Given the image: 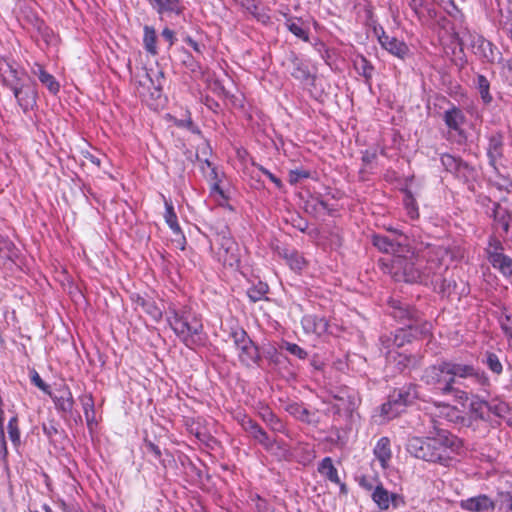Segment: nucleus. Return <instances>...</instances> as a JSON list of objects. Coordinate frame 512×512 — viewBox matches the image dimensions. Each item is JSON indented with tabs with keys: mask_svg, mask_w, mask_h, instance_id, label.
Returning <instances> with one entry per match:
<instances>
[{
	"mask_svg": "<svg viewBox=\"0 0 512 512\" xmlns=\"http://www.w3.org/2000/svg\"><path fill=\"white\" fill-rule=\"evenodd\" d=\"M421 381L439 395L447 396L451 386L460 383V380L470 379L473 384L480 386L481 391L487 393L490 380L487 374L473 364L453 359H441L423 370Z\"/></svg>",
	"mask_w": 512,
	"mask_h": 512,
	"instance_id": "1",
	"label": "nucleus"
},
{
	"mask_svg": "<svg viewBox=\"0 0 512 512\" xmlns=\"http://www.w3.org/2000/svg\"><path fill=\"white\" fill-rule=\"evenodd\" d=\"M435 434L411 437L407 442L408 453L423 461L448 467L464 452L462 440L446 429L434 425Z\"/></svg>",
	"mask_w": 512,
	"mask_h": 512,
	"instance_id": "2",
	"label": "nucleus"
},
{
	"mask_svg": "<svg viewBox=\"0 0 512 512\" xmlns=\"http://www.w3.org/2000/svg\"><path fill=\"white\" fill-rule=\"evenodd\" d=\"M168 322L175 334L188 348H194L204 342L201 319L191 308H170Z\"/></svg>",
	"mask_w": 512,
	"mask_h": 512,
	"instance_id": "3",
	"label": "nucleus"
},
{
	"mask_svg": "<svg viewBox=\"0 0 512 512\" xmlns=\"http://www.w3.org/2000/svg\"><path fill=\"white\" fill-rule=\"evenodd\" d=\"M391 311L390 315L403 324V327L397 330L395 334V344L402 346L406 338L405 329L409 330V337L426 336L430 333L431 324L426 321H422L419 312L411 307L409 304L392 299L389 302Z\"/></svg>",
	"mask_w": 512,
	"mask_h": 512,
	"instance_id": "4",
	"label": "nucleus"
},
{
	"mask_svg": "<svg viewBox=\"0 0 512 512\" xmlns=\"http://www.w3.org/2000/svg\"><path fill=\"white\" fill-rule=\"evenodd\" d=\"M421 268H423L422 251L415 252L406 246L404 252L392 257L389 272L395 281L419 283Z\"/></svg>",
	"mask_w": 512,
	"mask_h": 512,
	"instance_id": "5",
	"label": "nucleus"
},
{
	"mask_svg": "<svg viewBox=\"0 0 512 512\" xmlns=\"http://www.w3.org/2000/svg\"><path fill=\"white\" fill-rule=\"evenodd\" d=\"M443 250L427 247L422 251L423 268L420 270L419 283L437 287L441 277L447 272V266L442 263Z\"/></svg>",
	"mask_w": 512,
	"mask_h": 512,
	"instance_id": "6",
	"label": "nucleus"
},
{
	"mask_svg": "<svg viewBox=\"0 0 512 512\" xmlns=\"http://www.w3.org/2000/svg\"><path fill=\"white\" fill-rule=\"evenodd\" d=\"M417 397V386L414 384L395 389L389 395L388 401L382 405L381 412L387 419H393L402 413L408 405H411Z\"/></svg>",
	"mask_w": 512,
	"mask_h": 512,
	"instance_id": "7",
	"label": "nucleus"
},
{
	"mask_svg": "<svg viewBox=\"0 0 512 512\" xmlns=\"http://www.w3.org/2000/svg\"><path fill=\"white\" fill-rule=\"evenodd\" d=\"M440 160L447 172L453 174L459 181L467 184L470 189H473V183L478 177L477 170L473 166L451 154H442Z\"/></svg>",
	"mask_w": 512,
	"mask_h": 512,
	"instance_id": "8",
	"label": "nucleus"
},
{
	"mask_svg": "<svg viewBox=\"0 0 512 512\" xmlns=\"http://www.w3.org/2000/svg\"><path fill=\"white\" fill-rule=\"evenodd\" d=\"M234 344L238 350V358L245 366L258 364L261 360L258 347L248 337L244 330H238L232 333Z\"/></svg>",
	"mask_w": 512,
	"mask_h": 512,
	"instance_id": "9",
	"label": "nucleus"
},
{
	"mask_svg": "<svg viewBox=\"0 0 512 512\" xmlns=\"http://www.w3.org/2000/svg\"><path fill=\"white\" fill-rule=\"evenodd\" d=\"M217 244L219 260L231 267L239 263L240 250L233 238L228 235L218 236Z\"/></svg>",
	"mask_w": 512,
	"mask_h": 512,
	"instance_id": "10",
	"label": "nucleus"
},
{
	"mask_svg": "<svg viewBox=\"0 0 512 512\" xmlns=\"http://www.w3.org/2000/svg\"><path fill=\"white\" fill-rule=\"evenodd\" d=\"M469 44L473 52L485 59L489 63H494L497 59L501 58V53L494 46L493 43L484 39L480 35H469Z\"/></svg>",
	"mask_w": 512,
	"mask_h": 512,
	"instance_id": "11",
	"label": "nucleus"
},
{
	"mask_svg": "<svg viewBox=\"0 0 512 512\" xmlns=\"http://www.w3.org/2000/svg\"><path fill=\"white\" fill-rule=\"evenodd\" d=\"M488 260L492 266L498 269L504 276L512 275V259L502 253V246L499 241L490 243L487 250Z\"/></svg>",
	"mask_w": 512,
	"mask_h": 512,
	"instance_id": "12",
	"label": "nucleus"
},
{
	"mask_svg": "<svg viewBox=\"0 0 512 512\" xmlns=\"http://www.w3.org/2000/svg\"><path fill=\"white\" fill-rule=\"evenodd\" d=\"M11 91L16 98V101L24 113L33 110L37 105V92L32 86L22 84L21 86H15L10 84Z\"/></svg>",
	"mask_w": 512,
	"mask_h": 512,
	"instance_id": "13",
	"label": "nucleus"
},
{
	"mask_svg": "<svg viewBox=\"0 0 512 512\" xmlns=\"http://www.w3.org/2000/svg\"><path fill=\"white\" fill-rule=\"evenodd\" d=\"M239 423L243 430L265 449H270L273 446V441L269 438L268 434L252 418L243 415L239 419Z\"/></svg>",
	"mask_w": 512,
	"mask_h": 512,
	"instance_id": "14",
	"label": "nucleus"
},
{
	"mask_svg": "<svg viewBox=\"0 0 512 512\" xmlns=\"http://www.w3.org/2000/svg\"><path fill=\"white\" fill-rule=\"evenodd\" d=\"M239 423L243 430L265 449H270L273 446V441L269 438L268 434L252 418L243 415L239 419Z\"/></svg>",
	"mask_w": 512,
	"mask_h": 512,
	"instance_id": "15",
	"label": "nucleus"
},
{
	"mask_svg": "<svg viewBox=\"0 0 512 512\" xmlns=\"http://www.w3.org/2000/svg\"><path fill=\"white\" fill-rule=\"evenodd\" d=\"M371 498L380 510H388L390 504H392L394 508H397L403 503V498L400 495L390 493L382 484L375 486Z\"/></svg>",
	"mask_w": 512,
	"mask_h": 512,
	"instance_id": "16",
	"label": "nucleus"
},
{
	"mask_svg": "<svg viewBox=\"0 0 512 512\" xmlns=\"http://www.w3.org/2000/svg\"><path fill=\"white\" fill-rule=\"evenodd\" d=\"M459 506L468 512H491L495 508V503L487 495L480 494L461 500Z\"/></svg>",
	"mask_w": 512,
	"mask_h": 512,
	"instance_id": "17",
	"label": "nucleus"
},
{
	"mask_svg": "<svg viewBox=\"0 0 512 512\" xmlns=\"http://www.w3.org/2000/svg\"><path fill=\"white\" fill-rule=\"evenodd\" d=\"M486 202L492 205L490 216L493 217L497 229H500L503 233L507 234L509 232L511 222L510 212L499 203L493 202L487 197L483 199L482 204L485 205Z\"/></svg>",
	"mask_w": 512,
	"mask_h": 512,
	"instance_id": "18",
	"label": "nucleus"
},
{
	"mask_svg": "<svg viewBox=\"0 0 512 512\" xmlns=\"http://www.w3.org/2000/svg\"><path fill=\"white\" fill-rule=\"evenodd\" d=\"M504 137L500 132H494L488 136L487 156L489 164L496 169L497 162L503 157Z\"/></svg>",
	"mask_w": 512,
	"mask_h": 512,
	"instance_id": "19",
	"label": "nucleus"
},
{
	"mask_svg": "<svg viewBox=\"0 0 512 512\" xmlns=\"http://www.w3.org/2000/svg\"><path fill=\"white\" fill-rule=\"evenodd\" d=\"M378 40L386 51L400 59H405L409 54V48L405 42L387 35L384 31L378 37Z\"/></svg>",
	"mask_w": 512,
	"mask_h": 512,
	"instance_id": "20",
	"label": "nucleus"
},
{
	"mask_svg": "<svg viewBox=\"0 0 512 512\" xmlns=\"http://www.w3.org/2000/svg\"><path fill=\"white\" fill-rule=\"evenodd\" d=\"M442 119L449 130L462 134V125L465 123L466 117L459 107L451 103L443 113Z\"/></svg>",
	"mask_w": 512,
	"mask_h": 512,
	"instance_id": "21",
	"label": "nucleus"
},
{
	"mask_svg": "<svg viewBox=\"0 0 512 512\" xmlns=\"http://www.w3.org/2000/svg\"><path fill=\"white\" fill-rule=\"evenodd\" d=\"M287 69L292 77L302 82L307 81L311 76L308 65L294 53L287 60Z\"/></svg>",
	"mask_w": 512,
	"mask_h": 512,
	"instance_id": "22",
	"label": "nucleus"
},
{
	"mask_svg": "<svg viewBox=\"0 0 512 512\" xmlns=\"http://www.w3.org/2000/svg\"><path fill=\"white\" fill-rule=\"evenodd\" d=\"M372 242L375 247L385 253H391L393 256L404 252L405 247L400 243H396L384 235H373Z\"/></svg>",
	"mask_w": 512,
	"mask_h": 512,
	"instance_id": "23",
	"label": "nucleus"
},
{
	"mask_svg": "<svg viewBox=\"0 0 512 512\" xmlns=\"http://www.w3.org/2000/svg\"><path fill=\"white\" fill-rule=\"evenodd\" d=\"M153 9L159 15L175 14L179 15L182 12V7L179 0H148Z\"/></svg>",
	"mask_w": 512,
	"mask_h": 512,
	"instance_id": "24",
	"label": "nucleus"
},
{
	"mask_svg": "<svg viewBox=\"0 0 512 512\" xmlns=\"http://www.w3.org/2000/svg\"><path fill=\"white\" fill-rule=\"evenodd\" d=\"M302 326L308 333L322 334L327 330V321L313 315H306L302 318Z\"/></svg>",
	"mask_w": 512,
	"mask_h": 512,
	"instance_id": "25",
	"label": "nucleus"
},
{
	"mask_svg": "<svg viewBox=\"0 0 512 512\" xmlns=\"http://www.w3.org/2000/svg\"><path fill=\"white\" fill-rule=\"evenodd\" d=\"M473 84L480 94L482 102L489 105L493 101V97L490 93V82L486 76L477 73L473 79Z\"/></svg>",
	"mask_w": 512,
	"mask_h": 512,
	"instance_id": "26",
	"label": "nucleus"
},
{
	"mask_svg": "<svg viewBox=\"0 0 512 512\" xmlns=\"http://www.w3.org/2000/svg\"><path fill=\"white\" fill-rule=\"evenodd\" d=\"M146 77L153 89L151 91V97L154 99H158L162 94L163 84H164V73L162 70H153L150 69L146 72Z\"/></svg>",
	"mask_w": 512,
	"mask_h": 512,
	"instance_id": "27",
	"label": "nucleus"
},
{
	"mask_svg": "<svg viewBox=\"0 0 512 512\" xmlns=\"http://www.w3.org/2000/svg\"><path fill=\"white\" fill-rule=\"evenodd\" d=\"M258 415L271 430L275 432H282L284 430L283 422L273 413L269 407H261L258 411Z\"/></svg>",
	"mask_w": 512,
	"mask_h": 512,
	"instance_id": "28",
	"label": "nucleus"
},
{
	"mask_svg": "<svg viewBox=\"0 0 512 512\" xmlns=\"http://www.w3.org/2000/svg\"><path fill=\"white\" fill-rule=\"evenodd\" d=\"M488 389L489 387L487 388V393L484 392L485 396L480 394L471 395L470 410L472 414L481 419L484 418V409L488 407V402L485 399V397L489 395ZM478 391L480 393H483V391H481L480 388L478 389Z\"/></svg>",
	"mask_w": 512,
	"mask_h": 512,
	"instance_id": "29",
	"label": "nucleus"
},
{
	"mask_svg": "<svg viewBox=\"0 0 512 512\" xmlns=\"http://www.w3.org/2000/svg\"><path fill=\"white\" fill-rule=\"evenodd\" d=\"M374 454L380 461L381 466L385 467L391 459L390 440L387 437H382L378 440L374 448Z\"/></svg>",
	"mask_w": 512,
	"mask_h": 512,
	"instance_id": "30",
	"label": "nucleus"
},
{
	"mask_svg": "<svg viewBox=\"0 0 512 512\" xmlns=\"http://www.w3.org/2000/svg\"><path fill=\"white\" fill-rule=\"evenodd\" d=\"M319 473L326 477L329 481L340 484V478L338 476L337 469L333 465L330 457H325L318 466Z\"/></svg>",
	"mask_w": 512,
	"mask_h": 512,
	"instance_id": "31",
	"label": "nucleus"
},
{
	"mask_svg": "<svg viewBox=\"0 0 512 512\" xmlns=\"http://www.w3.org/2000/svg\"><path fill=\"white\" fill-rule=\"evenodd\" d=\"M287 411L291 415H293L296 419H298L302 422H305L308 424L316 423V421L314 420L315 414L310 412L307 408H305L304 406H302L300 404H297V403L290 404L287 407Z\"/></svg>",
	"mask_w": 512,
	"mask_h": 512,
	"instance_id": "32",
	"label": "nucleus"
},
{
	"mask_svg": "<svg viewBox=\"0 0 512 512\" xmlns=\"http://www.w3.org/2000/svg\"><path fill=\"white\" fill-rule=\"evenodd\" d=\"M144 35H143V45L145 50L155 56L158 54V49L156 46L157 42V35L156 30L152 26L145 25L143 28Z\"/></svg>",
	"mask_w": 512,
	"mask_h": 512,
	"instance_id": "33",
	"label": "nucleus"
},
{
	"mask_svg": "<svg viewBox=\"0 0 512 512\" xmlns=\"http://www.w3.org/2000/svg\"><path fill=\"white\" fill-rule=\"evenodd\" d=\"M53 400L58 410L65 413L72 412L74 406V399L70 390L67 389L62 391L60 395L55 396Z\"/></svg>",
	"mask_w": 512,
	"mask_h": 512,
	"instance_id": "34",
	"label": "nucleus"
},
{
	"mask_svg": "<svg viewBox=\"0 0 512 512\" xmlns=\"http://www.w3.org/2000/svg\"><path fill=\"white\" fill-rule=\"evenodd\" d=\"M482 363L495 375H500L503 372V364L500 357L494 352H485Z\"/></svg>",
	"mask_w": 512,
	"mask_h": 512,
	"instance_id": "35",
	"label": "nucleus"
},
{
	"mask_svg": "<svg viewBox=\"0 0 512 512\" xmlns=\"http://www.w3.org/2000/svg\"><path fill=\"white\" fill-rule=\"evenodd\" d=\"M354 67L357 73L365 78L367 83L371 80L374 67L364 56H359L355 59Z\"/></svg>",
	"mask_w": 512,
	"mask_h": 512,
	"instance_id": "36",
	"label": "nucleus"
},
{
	"mask_svg": "<svg viewBox=\"0 0 512 512\" xmlns=\"http://www.w3.org/2000/svg\"><path fill=\"white\" fill-rule=\"evenodd\" d=\"M296 20L297 22L294 21V18H288V20L285 23L287 29L299 39L308 42V30L302 27V20L300 18H296Z\"/></svg>",
	"mask_w": 512,
	"mask_h": 512,
	"instance_id": "37",
	"label": "nucleus"
},
{
	"mask_svg": "<svg viewBox=\"0 0 512 512\" xmlns=\"http://www.w3.org/2000/svg\"><path fill=\"white\" fill-rule=\"evenodd\" d=\"M84 415L88 425H91L95 419L94 400L91 394H83L79 397Z\"/></svg>",
	"mask_w": 512,
	"mask_h": 512,
	"instance_id": "38",
	"label": "nucleus"
},
{
	"mask_svg": "<svg viewBox=\"0 0 512 512\" xmlns=\"http://www.w3.org/2000/svg\"><path fill=\"white\" fill-rule=\"evenodd\" d=\"M268 285L259 281L247 290V296L252 302L263 300L268 293Z\"/></svg>",
	"mask_w": 512,
	"mask_h": 512,
	"instance_id": "39",
	"label": "nucleus"
},
{
	"mask_svg": "<svg viewBox=\"0 0 512 512\" xmlns=\"http://www.w3.org/2000/svg\"><path fill=\"white\" fill-rule=\"evenodd\" d=\"M37 75L40 82L45 85L51 93L56 94L59 91V83L53 75L46 72L42 67H39Z\"/></svg>",
	"mask_w": 512,
	"mask_h": 512,
	"instance_id": "40",
	"label": "nucleus"
},
{
	"mask_svg": "<svg viewBox=\"0 0 512 512\" xmlns=\"http://www.w3.org/2000/svg\"><path fill=\"white\" fill-rule=\"evenodd\" d=\"M7 430H8L9 439L11 440L13 446L15 448H18L21 444V439H20V429L18 426L17 416H13L9 420Z\"/></svg>",
	"mask_w": 512,
	"mask_h": 512,
	"instance_id": "41",
	"label": "nucleus"
},
{
	"mask_svg": "<svg viewBox=\"0 0 512 512\" xmlns=\"http://www.w3.org/2000/svg\"><path fill=\"white\" fill-rule=\"evenodd\" d=\"M165 221L174 233H180L181 229L177 222V216L174 211L173 205L165 200Z\"/></svg>",
	"mask_w": 512,
	"mask_h": 512,
	"instance_id": "42",
	"label": "nucleus"
},
{
	"mask_svg": "<svg viewBox=\"0 0 512 512\" xmlns=\"http://www.w3.org/2000/svg\"><path fill=\"white\" fill-rule=\"evenodd\" d=\"M456 286V283L452 279H448L444 277V275L441 277V280H439V283L435 290H437L442 295H450L452 291L454 290Z\"/></svg>",
	"mask_w": 512,
	"mask_h": 512,
	"instance_id": "43",
	"label": "nucleus"
},
{
	"mask_svg": "<svg viewBox=\"0 0 512 512\" xmlns=\"http://www.w3.org/2000/svg\"><path fill=\"white\" fill-rule=\"evenodd\" d=\"M281 348L299 359H305L308 356L307 352L302 347L295 343L283 342Z\"/></svg>",
	"mask_w": 512,
	"mask_h": 512,
	"instance_id": "44",
	"label": "nucleus"
},
{
	"mask_svg": "<svg viewBox=\"0 0 512 512\" xmlns=\"http://www.w3.org/2000/svg\"><path fill=\"white\" fill-rule=\"evenodd\" d=\"M472 394H473L472 392L462 390V389L456 387V385H452L451 391H449L447 393V395L453 396L458 402H460L462 404L469 400L471 401Z\"/></svg>",
	"mask_w": 512,
	"mask_h": 512,
	"instance_id": "45",
	"label": "nucleus"
},
{
	"mask_svg": "<svg viewBox=\"0 0 512 512\" xmlns=\"http://www.w3.org/2000/svg\"><path fill=\"white\" fill-rule=\"evenodd\" d=\"M404 205L408 216L414 220L419 217L418 208L415 199L411 195H406L404 198Z\"/></svg>",
	"mask_w": 512,
	"mask_h": 512,
	"instance_id": "46",
	"label": "nucleus"
},
{
	"mask_svg": "<svg viewBox=\"0 0 512 512\" xmlns=\"http://www.w3.org/2000/svg\"><path fill=\"white\" fill-rule=\"evenodd\" d=\"M7 454L8 449L4 433V411L0 408V456L6 458Z\"/></svg>",
	"mask_w": 512,
	"mask_h": 512,
	"instance_id": "47",
	"label": "nucleus"
},
{
	"mask_svg": "<svg viewBox=\"0 0 512 512\" xmlns=\"http://www.w3.org/2000/svg\"><path fill=\"white\" fill-rule=\"evenodd\" d=\"M10 77L3 78V84L11 90L10 84H14L15 86H21L23 83L18 75V72L13 67L9 66Z\"/></svg>",
	"mask_w": 512,
	"mask_h": 512,
	"instance_id": "48",
	"label": "nucleus"
},
{
	"mask_svg": "<svg viewBox=\"0 0 512 512\" xmlns=\"http://www.w3.org/2000/svg\"><path fill=\"white\" fill-rule=\"evenodd\" d=\"M288 261L294 270H301L305 265L304 258L297 253L292 254Z\"/></svg>",
	"mask_w": 512,
	"mask_h": 512,
	"instance_id": "49",
	"label": "nucleus"
},
{
	"mask_svg": "<svg viewBox=\"0 0 512 512\" xmlns=\"http://www.w3.org/2000/svg\"><path fill=\"white\" fill-rule=\"evenodd\" d=\"M143 306L145 307L146 312L149 313L154 319L161 318L162 312L154 303L143 302Z\"/></svg>",
	"mask_w": 512,
	"mask_h": 512,
	"instance_id": "50",
	"label": "nucleus"
},
{
	"mask_svg": "<svg viewBox=\"0 0 512 512\" xmlns=\"http://www.w3.org/2000/svg\"><path fill=\"white\" fill-rule=\"evenodd\" d=\"M501 328L507 336L512 338V316L506 315L501 320Z\"/></svg>",
	"mask_w": 512,
	"mask_h": 512,
	"instance_id": "51",
	"label": "nucleus"
},
{
	"mask_svg": "<svg viewBox=\"0 0 512 512\" xmlns=\"http://www.w3.org/2000/svg\"><path fill=\"white\" fill-rule=\"evenodd\" d=\"M161 35L168 42L169 46L173 45V43L175 41V34L171 29H169V28L163 29Z\"/></svg>",
	"mask_w": 512,
	"mask_h": 512,
	"instance_id": "52",
	"label": "nucleus"
},
{
	"mask_svg": "<svg viewBox=\"0 0 512 512\" xmlns=\"http://www.w3.org/2000/svg\"><path fill=\"white\" fill-rule=\"evenodd\" d=\"M509 184H512V180H510L509 178H502L501 181L495 183L498 189L505 190L508 193L510 188Z\"/></svg>",
	"mask_w": 512,
	"mask_h": 512,
	"instance_id": "53",
	"label": "nucleus"
},
{
	"mask_svg": "<svg viewBox=\"0 0 512 512\" xmlns=\"http://www.w3.org/2000/svg\"><path fill=\"white\" fill-rule=\"evenodd\" d=\"M32 382L41 390L47 389V385L45 384V382L42 380V378L39 376V374L37 372H35V374L32 376Z\"/></svg>",
	"mask_w": 512,
	"mask_h": 512,
	"instance_id": "54",
	"label": "nucleus"
},
{
	"mask_svg": "<svg viewBox=\"0 0 512 512\" xmlns=\"http://www.w3.org/2000/svg\"><path fill=\"white\" fill-rule=\"evenodd\" d=\"M252 15L261 23L266 24L270 21V17L266 13L260 12L258 9Z\"/></svg>",
	"mask_w": 512,
	"mask_h": 512,
	"instance_id": "55",
	"label": "nucleus"
},
{
	"mask_svg": "<svg viewBox=\"0 0 512 512\" xmlns=\"http://www.w3.org/2000/svg\"><path fill=\"white\" fill-rule=\"evenodd\" d=\"M410 8L415 12V14H419L420 8L422 7V0H406Z\"/></svg>",
	"mask_w": 512,
	"mask_h": 512,
	"instance_id": "56",
	"label": "nucleus"
},
{
	"mask_svg": "<svg viewBox=\"0 0 512 512\" xmlns=\"http://www.w3.org/2000/svg\"><path fill=\"white\" fill-rule=\"evenodd\" d=\"M146 446H147V450L149 452H151L156 458H160L161 457V451H160V448L157 445H155L152 442H148Z\"/></svg>",
	"mask_w": 512,
	"mask_h": 512,
	"instance_id": "57",
	"label": "nucleus"
},
{
	"mask_svg": "<svg viewBox=\"0 0 512 512\" xmlns=\"http://www.w3.org/2000/svg\"><path fill=\"white\" fill-rule=\"evenodd\" d=\"M43 432L48 436V437H53L55 434L58 433V430L57 428L50 424V425H43Z\"/></svg>",
	"mask_w": 512,
	"mask_h": 512,
	"instance_id": "58",
	"label": "nucleus"
},
{
	"mask_svg": "<svg viewBox=\"0 0 512 512\" xmlns=\"http://www.w3.org/2000/svg\"><path fill=\"white\" fill-rule=\"evenodd\" d=\"M264 175H266L277 187H281L282 183L279 178L266 169H262Z\"/></svg>",
	"mask_w": 512,
	"mask_h": 512,
	"instance_id": "59",
	"label": "nucleus"
},
{
	"mask_svg": "<svg viewBox=\"0 0 512 512\" xmlns=\"http://www.w3.org/2000/svg\"><path fill=\"white\" fill-rule=\"evenodd\" d=\"M308 173L306 171H292L291 182L297 181L299 178H307Z\"/></svg>",
	"mask_w": 512,
	"mask_h": 512,
	"instance_id": "60",
	"label": "nucleus"
},
{
	"mask_svg": "<svg viewBox=\"0 0 512 512\" xmlns=\"http://www.w3.org/2000/svg\"><path fill=\"white\" fill-rule=\"evenodd\" d=\"M360 486L364 488L365 490L372 491L374 490V486L370 480H367L366 478H362L359 482Z\"/></svg>",
	"mask_w": 512,
	"mask_h": 512,
	"instance_id": "61",
	"label": "nucleus"
},
{
	"mask_svg": "<svg viewBox=\"0 0 512 512\" xmlns=\"http://www.w3.org/2000/svg\"><path fill=\"white\" fill-rule=\"evenodd\" d=\"M506 512H512V494L508 495L504 501Z\"/></svg>",
	"mask_w": 512,
	"mask_h": 512,
	"instance_id": "62",
	"label": "nucleus"
},
{
	"mask_svg": "<svg viewBox=\"0 0 512 512\" xmlns=\"http://www.w3.org/2000/svg\"><path fill=\"white\" fill-rule=\"evenodd\" d=\"M317 206H319L321 209H323L327 212L331 211V209L328 207V204L324 200L316 199L315 207H317Z\"/></svg>",
	"mask_w": 512,
	"mask_h": 512,
	"instance_id": "63",
	"label": "nucleus"
},
{
	"mask_svg": "<svg viewBox=\"0 0 512 512\" xmlns=\"http://www.w3.org/2000/svg\"><path fill=\"white\" fill-rule=\"evenodd\" d=\"M188 42L196 52H200V45L196 41L189 39Z\"/></svg>",
	"mask_w": 512,
	"mask_h": 512,
	"instance_id": "64",
	"label": "nucleus"
}]
</instances>
